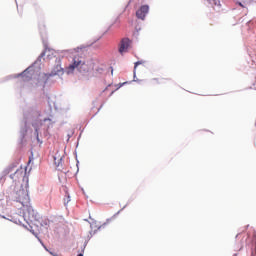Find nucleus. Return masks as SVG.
<instances>
[{
	"label": "nucleus",
	"instance_id": "f257e3e1",
	"mask_svg": "<svg viewBox=\"0 0 256 256\" xmlns=\"http://www.w3.org/2000/svg\"><path fill=\"white\" fill-rule=\"evenodd\" d=\"M46 51H43L41 55H39L38 58H36V61L32 63V65L28 66L22 73L10 75L6 77L7 81H10L11 79H18L22 78L24 81H30L31 79H34L38 77V85L41 87H45L47 83H49V79H51L54 76L61 77L64 73L72 74L76 68L80 65L81 61L74 59V62L68 66V70L65 71L61 67L60 61H57L55 63V66H53V69L51 70V73H42L41 72V61L45 57Z\"/></svg>",
	"mask_w": 256,
	"mask_h": 256
},
{
	"label": "nucleus",
	"instance_id": "f03ea898",
	"mask_svg": "<svg viewBox=\"0 0 256 256\" xmlns=\"http://www.w3.org/2000/svg\"><path fill=\"white\" fill-rule=\"evenodd\" d=\"M50 121L49 118L41 119V110L37 105L28 108L27 112H24V119L20 125V138L18 140L19 145L24 146L26 144V135L30 132V126L34 128V137H36V143L40 145L43 141L39 138V127L44 122Z\"/></svg>",
	"mask_w": 256,
	"mask_h": 256
},
{
	"label": "nucleus",
	"instance_id": "7ed1b4c3",
	"mask_svg": "<svg viewBox=\"0 0 256 256\" xmlns=\"http://www.w3.org/2000/svg\"><path fill=\"white\" fill-rule=\"evenodd\" d=\"M10 199L23 206L30 204V198L28 196V180H26L24 188H22V186L14 188V191L10 193Z\"/></svg>",
	"mask_w": 256,
	"mask_h": 256
},
{
	"label": "nucleus",
	"instance_id": "20e7f679",
	"mask_svg": "<svg viewBox=\"0 0 256 256\" xmlns=\"http://www.w3.org/2000/svg\"><path fill=\"white\" fill-rule=\"evenodd\" d=\"M22 208H24V211L22 212V220H24L26 223H32L41 219L39 217V213L34 211V209H32V206H30L29 204L22 205Z\"/></svg>",
	"mask_w": 256,
	"mask_h": 256
},
{
	"label": "nucleus",
	"instance_id": "39448f33",
	"mask_svg": "<svg viewBox=\"0 0 256 256\" xmlns=\"http://www.w3.org/2000/svg\"><path fill=\"white\" fill-rule=\"evenodd\" d=\"M12 172H14V173H12ZM10 173H12V174H10ZM8 174H10V179L15 180L22 175V169H16V166H14V165L8 166V168H6V170H4V175H8Z\"/></svg>",
	"mask_w": 256,
	"mask_h": 256
},
{
	"label": "nucleus",
	"instance_id": "423d86ee",
	"mask_svg": "<svg viewBox=\"0 0 256 256\" xmlns=\"http://www.w3.org/2000/svg\"><path fill=\"white\" fill-rule=\"evenodd\" d=\"M150 11V6L148 5H142L138 10L136 11V18L144 21L146 20V15H148Z\"/></svg>",
	"mask_w": 256,
	"mask_h": 256
},
{
	"label": "nucleus",
	"instance_id": "0eeeda50",
	"mask_svg": "<svg viewBox=\"0 0 256 256\" xmlns=\"http://www.w3.org/2000/svg\"><path fill=\"white\" fill-rule=\"evenodd\" d=\"M49 219H39V220H36V221H32L30 223L26 222V224L28 225H36V227H41L45 230L49 229Z\"/></svg>",
	"mask_w": 256,
	"mask_h": 256
},
{
	"label": "nucleus",
	"instance_id": "6e6552de",
	"mask_svg": "<svg viewBox=\"0 0 256 256\" xmlns=\"http://www.w3.org/2000/svg\"><path fill=\"white\" fill-rule=\"evenodd\" d=\"M130 44L131 40H129V38L121 39V43L119 44V54H123L124 52H126Z\"/></svg>",
	"mask_w": 256,
	"mask_h": 256
},
{
	"label": "nucleus",
	"instance_id": "1a4fd4ad",
	"mask_svg": "<svg viewBox=\"0 0 256 256\" xmlns=\"http://www.w3.org/2000/svg\"><path fill=\"white\" fill-rule=\"evenodd\" d=\"M32 235H33L34 237H36V239L39 240V243H41V246H43V248L45 249V251L51 252V250L47 249V246H45V244L43 243V240H41V238H39V234H38L37 232L32 231Z\"/></svg>",
	"mask_w": 256,
	"mask_h": 256
},
{
	"label": "nucleus",
	"instance_id": "9d476101",
	"mask_svg": "<svg viewBox=\"0 0 256 256\" xmlns=\"http://www.w3.org/2000/svg\"><path fill=\"white\" fill-rule=\"evenodd\" d=\"M106 225H107V223L98 226V227L96 228V230H91V231L89 232L90 235L88 236V239H91L92 236L96 234V231H98V230H100V229H103Z\"/></svg>",
	"mask_w": 256,
	"mask_h": 256
},
{
	"label": "nucleus",
	"instance_id": "9b49d317",
	"mask_svg": "<svg viewBox=\"0 0 256 256\" xmlns=\"http://www.w3.org/2000/svg\"><path fill=\"white\" fill-rule=\"evenodd\" d=\"M47 104L49 105V109H53L55 107V102H53L49 97H47Z\"/></svg>",
	"mask_w": 256,
	"mask_h": 256
},
{
	"label": "nucleus",
	"instance_id": "f8f14e48",
	"mask_svg": "<svg viewBox=\"0 0 256 256\" xmlns=\"http://www.w3.org/2000/svg\"><path fill=\"white\" fill-rule=\"evenodd\" d=\"M143 63L144 61H137L136 63H134V71L138 68V66L142 65Z\"/></svg>",
	"mask_w": 256,
	"mask_h": 256
},
{
	"label": "nucleus",
	"instance_id": "ddd939ff",
	"mask_svg": "<svg viewBox=\"0 0 256 256\" xmlns=\"http://www.w3.org/2000/svg\"><path fill=\"white\" fill-rule=\"evenodd\" d=\"M69 201H71V199H69V195L65 196V198L63 199V205H67Z\"/></svg>",
	"mask_w": 256,
	"mask_h": 256
},
{
	"label": "nucleus",
	"instance_id": "4468645a",
	"mask_svg": "<svg viewBox=\"0 0 256 256\" xmlns=\"http://www.w3.org/2000/svg\"><path fill=\"white\" fill-rule=\"evenodd\" d=\"M214 2V6L220 8V0H212Z\"/></svg>",
	"mask_w": 256,
	"mask_h": 256
},
{
	"label": "nucleus",
	"instance_id": "2eb2a0df",
	"mask_svg": "<svg viewBox=\"0 0 256 256\" xmlns=\"http://www.w3.org/2000/svg\"><path fill=\"white\" fill-rule=\"evenodd\" d=\"M131 82H138V83L141 82L140 79H138L137 77H135V70H134V80H132Z\"/></svg>",
	"mask_w": 256,
	"mask_h": 256
},
{
	"label": "nucleus",
	"instance_id": "dca6fc26",
	"mask_svg": "<svg viewBox=\"0 0 256 256\" xmlns=\"http://www.w3.org/2000/svg\"><path fill=\"white\" fill-rule=\"evenodd\" d=\"M126 207H127V204H125V206H123L121 210H119L115 215H119V213H121Z\"/></svg>",
	"mask_w": 256,
	"mask_h": 256
},
{
	"label": "nucleus",
	"instance_id": "f3484780",
	"mask_svg": "<svg viewBox=\"0 0 256 256\" xmlns=\"http://www.w3.org/2000/svg\"><path fill=\"white\" fill-rule=\"evenodd\" d=\"M49 255L51 256H59L57 253L53 252V251H48Z\"/></svg>",
	"mask_w": 256,
	"mask_h": 256
},
{
	"label": "nucleus",
	"instance_id": "a211bd4d",
	"mask_svg": "<svg viewBox=\"0 0 256 256\" xmlns=\"http://www.w3.org/2000/svg\"><path fill=\"white\" fill-rule=\"evenodd\" d=\"M83 49H84V46H80V47L76 48L75 50L78 53L80 50H83Z\"/></svg>",
	"mask_w": 256,
	"mask_h": 256
},
{
	"label": "nucleus",
	"instance_id": "6ab92c4d",
	"mask_svg": "<svg viewBox=\"0 0 256 256\" xmlns=\"http://www.w3.org/2000/svg\"><path fill=\"white\" fill-rule=\"evenodd\" d=\"M86 247V243H84V248ZM84 248H82V252L83 253H80V254H78V256H84Z\"/></svg>",
	"mask_w": 256,
	"mask_h": 256
},
{
	"label": "nucleus",
	"instance_id": "aec40b11",
	"mask_svg": "<svg viewBox=\"0 0 256 256\" xmlns=\"http://www.w3.org/2000/svg\"><path fill=\"white\" fill-rule=\"evenodd\" d=\"M72 136H74V132L68 134V141H69L70 138H72Z\"/></svg>",
	"mask_w": 256,
	"mask_h": 256
},
{
	"label": "nucleus",
	"instance_id": "412c9836",
	"mask_svg": "<svg viewBox=\"0 0 256 256\" xmlns=\"http://www.w3.org/2000/svg\"><path fill=\"white\" fill-rule=\"evenodd\" d=\"M130 83H131V81H129V82H123V83H119V84L127 85V84H130Z\"/></svg>",
	"mask_w": 256,
	"mask_h": 256
},
{
	"label": "nucleus",
	"instance_id": "4be33fe9",
	"mask_svg": "<svg viewBox=\"0 0 256 256\" xmlns=\"http://www.w3.org/2000/svg\"><path fill=\"white\" fill-rule=\"evenodd\" d=\"M61 158L59 159V162L56 163L57 167H59V164L61 163Z\"/></svg>",
	"mask_w": 256,
	"mask_h": 256
},
{
	"label": "nucleus",
	"instance_id": "5701e85b",
	"mask_svg": "<svg viewBox=\"0 0 256 256\" xmlns=\"http://www.w3.org/2000/svg\"><path fill=\"white\" fill-rule=\"evenodd\" d=\"M100 109H103V105H100V106L98 107V111H100Z\"/></svg>",
	"mask_w": 256,
	"mask_h": 256
},
{
	"label": "nucleus",
	"instance_id": "b1692460",
	"mask_svg": "<svg viewBox=\"0 0 256 256\" xmlns=\"http://www.w3.org/2000/svg\"><path fill=\"white\" fill-rule=\"evenodd\" d=\"M14 223L19 224L20 220H14Z\"/></svg>",
	"mask_w": 256,
	"mask_h": 256
},
{
	"label": "nucleus",
	"instance_id": "393cba45",
	"mask_svg": "<svg viewBox=\"0 0 256 256\" xmlns=\"http://www.w3.org/2000/svg\"><path fill=\"white\" fill-rule=\"evenodd\" d=\"M251 256H255V251H251Z\"/></svg>",
	"mask_w": 256,
	"mask_h": 256
},
{
	"label": "nucleus",
	"instance_id": "a878e982",
	"mask_svg": "<svg viewBox=\"0 0 256 256\" xmlns=\"http://www.w3.org/2000/svg\"><path fill=\"white\" fill-rule=\"evenodd\" d=\"M238 5L241 6V7H243V3H241V2H238Z\"/></svg>",
	"mask_w": 256,
	"mask_h": 256
},
{
	"label": "nucleus",
	"instance_id": "bb28decb",
	"mask_svg": "<svg viewBox=\"0 0 256 256\" xmlns=\"http://www.w3.org/2000/svg\"><path fill=\"white\" fill-rule=\"evenodd\" d=\"M123 86H125V84H120V83H119V88H121V87H123Z\"/></svg>",
	"mask_w": 256,
	"mask_h": 256
},
{
	"label": "nucleus",
	"instance_id": "cd10ccee",
	"mask_svg": "<svg viewBox=\"0 0 256 256\" xmlns=\"http://www.w3.org/2000/svg\"><path fill=\"white\" fill-rule=\"evenodd\" d=\"M41 35H45V32H44V31H41Z\"/></svg>",
	"mask_w": 256,
	"mask_h": 256
},
{
	"label": "nucleus",
	"instance_id": "c85d7f7f",
	"mask_svg": "<svg viewBox=\"0 0 256 256\" xmlns=\"http://www.w3.org/2000/svg\"><path fill=\"white\" fill-rule=\"evenodd\" d=\"M47 49H48V48H47V45H45V50L47 51Z\"/></svg>",
	"mask_w": 256,
	"mask_h": 256
},
{
	"label": "nucleus",
	"instance_id": "c756f323",
	"mask_svg": "<svg viewBox=\"0 0 256 256\" xmlns=\"http://www.w3.org/2000/svg\"><path fill=\"white\" fill-rule=\"evenodd\" d=\"M137 31H140V28H136Z\"/></svg>",
	"mask_w": 256,
	"mask_h": 256
},
{
	"label": "nucleus",
	"instance_id": "7c9ffc66",
	"mask_svg": "<svg viewBox=\"0 0 256 256\" xmlns=\"http://www.w3.org/2000/svg\"><path fill=\"white\" fill-rule=\"evenodd\" d=\"M80 162L79 161H77V164H76V166H78V164H79Z\"/></svg>",
	"mask_w": 256,
	"mask_h": 256
},
{
	"label": "nucleus",
	"instance_id": "2f4dec72",
	"mask_svg": "<svg viewBox=\"0 0 256 256\" xmlns=\"http://www.w3.org/2000/svg\"><path fill=\"white\" fill-rule=\"evenodd\" d=\"M2 219H5V216H1Z\"/></svg>",
	"mask_w": 256,
	"mask_h": 256
},
{
	"label": "nucleus",
	"instance_id": "473e14b6",
	"mask_svg": "<svg viewBox=\"0 0 256 256\" xmlns=\"http://www.w3.org/2000/svg\"><path fill=\"white\" fill-rule=\"evenodd\" d=\"M250 23H251V21L247 22V24H250Z\"/></svg>",
	"mask_w": 256,
	"mask_h": 256
},
{
	"label": "nucleus",
	"instance_id": "72a5a7b5",
	"mask_svg": "<svg viewBox=\"0 0 256 256\" xmlns=\"http://www.w3.org/2000/svg\"><path fill=\"white\" fill-rule=\"evenodd\" d=\"M80 138H81V137H80V136H78V140H80Z\"/></svg>",
	"mask_w": 256,
	"mask_h": 256
},
{
	"label": "nucleus",
	"instance_id": "f704fd0d",
	"mask_svg": "<svg viewBox=\"0 0 256 256\" xmlns=\"http://www.w3.org/2000/svg\"><path fill=\"white\" fill-rule=\"evenodd\" d=\"M114 94V92H111V95H113Z\"/></svg>",
	"mask_w": 256,
	"mask_h": 256
},
{
	"label": "nucleus",
	"instance_id": "c9c22d12",
	"mask_svg": "<svg viewBox=\"0 0 256 256\" xmlns=\"http://www.w3.org/2000/svg\"><path fill=\"white\" fill-rule=\"evenodd\" d=\"M130 204V202H127V205H129Z\"/></svg>",
	"mask_w": 256,
	"mask_h": 256
},
{
	"label": "nucleus",
	"instance_id": "e433bc0d",
	"mask_svg": "<svg viewBox=\"0 0 256 256\" xmlns=\"http://www.w3.org/2000/svg\"><path fill=\"white\" fill-rule=\"evenodd\" d=\"M232 256H237V254H234V255H232Z\"/></svg>",
	"mask_w": 256,
	"mask_h": 256
},
{
	"label": "nucleus",
	"instance_id": "4c0bfd02",
	"mask_svg": "<svg viewBox=\"0 0 256 256\" xmlns=\"http://www.w3.org/2000/svg\"><path fill=\"white\" fill-rule=\"evenodd\" d=\"M114 71L113 70H111V73H113Z\"/></svg>",
	"mask_w": 256,
	"mask_h": 256
},
{
	"label": "nucleus",
	"instance_id": "58836bf2",
	"mask_svg": "<svg viewBox=\"0 0 256 256\" xmlns=\"http://www.w3.org/2000/svg\"><path fill=\"white\" fill-rule=\"evenodd\" d=\"M255 127H256V121H255Z\"/></svg>",
	"mask_w": 256,
	"mask_h": 256
}]
</instances>
